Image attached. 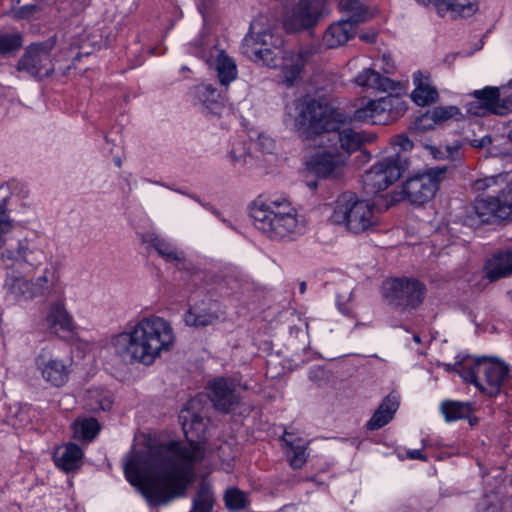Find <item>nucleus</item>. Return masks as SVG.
Returning <instances> with one entry per match:
<instances>
[{"label": "nucleus", "mask_w": 512, "mask_h": 512, "mask_svg": "<svg viewBox=\"0 0 512 512\" xmlns=\"http://www.w3.org/2000/svg\"><path fill=\"white\" fill-rule=\"evenodd\" d=\"M196 400L183 409L179 419L188 443L172 441L142 452H132L124 462L127 480L139 488L150 506H162L185 494L193 465L204 457L207 420L192 411Z\"/></svg>", "instance_id": "obj_1"}, {"label": "nucleus", "mask_w": 512, "mask_h": 512, "mask_svg": "<svg viewBox=\"0 0 512 512\" xmlns=\"http://www.w3.org/2000/svg\"><path fill=\"white\" fill-rule=\"evenodd\" d=\"M259 144L261 145L262 149L265 152H270L273 148V140L267 136L260 135L259 138Z\"/></svg>", "instance_id": "obj_51"}, {"label": "nucleus", "mask_w": 512, "mask_h": 512, "mask_svg": "<svg viewBox=\"0 0 512 512\" xmlns=\"http://www.w3.org/2000/svg\"><path fill=\"white\" fill-rule=\"evenodd\" d=\"M359 38L366 43H374L377 38V33L375 30H370L365 33H360Z\"/></svg>", "instance_id": "obj_53"}, {"label": "nucleus", "mask_w": 512, "mask_h": 512, "mask_svg": "<svg viewBox=\"0 0 512 512\" xmlns=\"http://www.w3.org/2000/svg\"><path fill=\"white\" fill-rule=\"evenodd\" d=\"M446 150L448 152V156L452 159L455 157L454 154H457L459 151L457 147H446Z\"/></svg>", "instance_id": "obj_59"}, {"label": "nucleus", "mask_w": 512, "mask_h": 512, "mask_svg": "<svg viewBox=\"0 0 512 512\" xmlns=\"http://www.w3.org/2000/svg\"><path fill=\"white\" fill-rule=\"evenodd\" d=\"M491 142H492V139L489 136H485L479 140H474L472 145L474 147H485L487 145H490Z\"/></svg>", "instance_id": "obj_56"}, {"label": "nucleus", "mask_w": 512, "mask_h": 512, "mask_svg": "<svg viewBox=\"0 0 512 512\" xmlns=\"http://www.w3.org/2000/svg\"><path fill=\"white\" fill-rule=\"evenodd\" d=\"M504 203H505V206L506 208L509 209V214H508V219H512V195H511V199L510 201L508 202V198L506 200H504Z\"/></svg>", "instance_id": "obj_58"}, {"label": "nucleus", "mask_w": 512, "mask_h": 512, "mask_svg": "<svg viewBox=\"0 0 512 512\" xmlns=\"http://www.w3.org/2000/svg\"><path fill=\"white\" fill-rule=\"evenodd\" d=\"M399 403L398 395L394 393L387 395L367 422V429L378 430L387 425L393 419L394 414L398 410Z\"/></svg>", "instance_id": "obj_23"}, {"label": "nucleus", "mask_w": 512, "mask_h": 512, "mask_svg": "<svg viewBox=\"0 0 512 512\" xmlns=\"http://www.w3.org/2000/svg\"><path fill=\"white\" fill-rule=\"evenodd\" d=\"M308 378L318 386H322L327 381V373L322 367L316 366L310 369Z\"/></svg>", "instance_id": "obj_47"}, {"label": "nucleus", "mask_w": 512, "mask_h": 512, "mask_svg": "<svg viewBox=\"0 0 512 512\" xmlns=\"http://www.w3.org/2000/svg\"><path fill=\"white\" fill-rule=\"evenodd\" d=\"M381 68L386 74H392L394 73L396 66L395 62L392 59V57L388 54H383L381 59Z\"/></svg>", "instance_id": "obj_49"}, {"label": "nucleus", "mask_w": 512, "mask_h": 512, "mask_svg": "<svg viewBox=\"0 0 512 512\" xmlns=\"http://www.w3.org/2000/svg\"><path fill=\"white\" fill-rule=\"evenodd\" d=\"M357 26L350 20H339L325 30L323 44L327 48H337L347 43L355 36Z\"/></svg>", "instance_id": "obj_21"}, {"label": "nucleus", "mask_w": 512, "mask_h": 512, "mask_svg": "<svg viewBox=\"0 0 512 512\" xmlns=\"http://www.w3.org/2000/svg\"><path fill=\"white\" fill-rule=\"evenodd\" d=\"M53 458L57 467L65 472H70L80 467L83 452L78 445L67 443L56 449Z\"/></svg>", "instance_id": "obj_28"}, {"label": "nucleus", "mask_w": 512, "mask_h": 512, "mask_svg": "<svg viewBox=\"0 0 512 512\" xmlns=\"http://www.w3.org/2000/svg\"><path fill=\"white\" fill-rule=\"evenodd\" d=\"M413 340H414L415 342L419 343V342H420V337H419V335L415 334V335L413 336Z\"/></svg>", "instance_id": "obj_62"}, {"label": "nucleus", "mask_w": 512, "mask_h": 512, "mask_svg": "<svg viewBox=\"0 0 512 512\" xmlns=\"http://www.w3.org/2000/svg\"><path fill=\"white\" fill-rule=\"evenodd\" d=\"M486 277L491 281L507 277L512 274V251L499 252L485 264Z\"/></svg>", "instance_id": "obj_29"}, {"label": "nucleus", "mask_w": 512, "mask_h": 512, "mask_svg": "<svg viewBox=\"0 0 512 512\" xmlns=\"http://www.w3.org/2000/svg\"><path fill=\"white\" fill-rule=\"evenodd\" d=\"M35 366L42 379L54 387H62L69 380L71 363L55 357L45 349L36 356Z\"/></svg>", "instance_id": "obj_18"}, {"label": "nucleus", "mask_w": 512, "mask_h": 512, "mask_svg": "<svg viewBox=\"0 0 512 512\" xmlns=\"http://www.w3.org/2000/svg\"><path fill=\"white\" fill-rule=\"evenodd\" d=\"M99 430L100 425L94 418L79 419L73 424L74 437L81 440H92Z\"/></svg>", "instance_id": "obj_39"}, {"label": "nucleus", "mask_w": 512, "mask_h": 512, "mask_svg": "<svg viewBox=\"0 0 512 512\" xmlns=\"http://www.w3.org/2000/svg\"><path fill=\"white\" fill-rule=\"evenodd\" d=\"M12 196L13 193L9 184L0 185V210H4L7 213V207Z\"/></svg>", "instance_id": "obj_48"}, {"label": "nucleus", "mask_w": 512, "mask_h": 512, "mask_svg": "<svg viewBox=\"0 0 512 512\" xmlns=\"http://www.w3.org/2000/svg\"><path fill=\"white\" fill-rule=\"evenodd\" d=\"M208 397L214 408L223 413H229L240 403L235 383L224 377H217L209 382Z\"/></svg>", "instance_id": "obj_19"}, {"label": "nucleus", "mask_w": 512, "mask_h": 512, "mask_svg": "<svg viewBox=\"0 0 512 512\" xmlns=\"http://www.w3.org/2000/svg\"><path fill=\"white\" fill-rule=\"evenodd\" d=\"M473 96L475 100L466 105L467 112L472 115H506L512 111V101L500 98V91L497 87L487 86L482 90H475Z\"/></svg>", "instance_id": "obj_17"}, {"label": "nucleus", "mask_w": 512, "mask_h": 512, "mask_svg": "<svg viewBox=\"0 0 512 512\" xmlns=\"http://www.w3.org/2000/svg\"><path fill=\"white\" fill-rule=\"evenodd\" d=\"M214 505V495L207 485H202L192 501L189 512H211Z\"/></svg>", "instance_id": "obj_41"}, {"label": "nucleus", "mask_w": 512, "mask_h": 512, "mask_svg": "<svg viewBox=\"0 0 512 512\" xmlns=\"http://www.w3.org/2000/svg\"><path fill=\"white\" fill-rule=\"evenodd\" d=\"M31 280L34 296L40 297L50 294L58 285L59 276L53 266L45 267L42 274Z\"/></svg>", "instance_id": "obj_32"}, {"label": "nucleus", "mask_w": 512, "mask_h": 512, "mask_svg": "<svg viewBox=\"0 0 512 512\" xmlns=\"http://www.w3.org/2000/svg\"><path fill=\"white\" fill-rule=\"evenodd\" d=\"M220 219H221V221H222L223 223L227 224L229 227H232V224H231L229 221H227V220H226V219H224V218H220Z\"/></svg>", "instance_id": "obj_63"}, {"label": "nucleus", "mask_w": 512, "mask_h": 512, "mask_svg": "<svg viewBox=\"0 0 512 512\" xmlns=\"http://www.w3.org/2000/svg\"><path fill=\"white\" fill-rule=\"evenodd\" d=\"M53 46L52 41L30 45L18 61L17 70L39 79L51 76L54 72L51 58Z\"/></svg>", "instance_id": "obj_16"}, {"label": "nucleus", "mask_w": 512, "mask_h": 512, "mask_svg": "<svg viewBox=\"0 0 512 512\" xmlns=\"http://www.w3.org/2000/svg\"><path fill=\"white\" fill-rule=\"evenodd\" d=\"M459 114V109L455 106L448 107H435L433 110L427 112L426 116L433 120L435 123L443 122L451 119Z\"/></svg>", "instance_id": "obj_44"}, {"label": "nucleus", "mask_w": 512, "mask_h": 512, "mask_svg": "<svg viewBox=\"0 0 512 512\" xmlns=\"http://www.w3.org/2000/svg\"><path fill=\"white\" fill-rule=\"evenodd\" d=\"M46 241L38 236L18 241L15 248L7 249L1 254L5 268H15L25 273H32L47 259Z\"/></svg>", "instance_id": "obj_8"}, {"label": "nucleus", "mask_w": 512, "mask_h": 512, "mask_svg": "<svg viewBox=\"0 0 512 512\" xmlns=\"http://www.w3.org/2000/svg\"><path fill=\"white\" fill-rule=\"evenodd\" d=\"M254 226L273 240H294L305 229V220L283 196L257 198L251 205Z\"/></svg>", "instance_id": "obj_5"}, {"label": "nucleus", "mask_w": 512, "mask_h": 512, "mask_svg": "<svg viewBox=\"0 0 512 512\" xmlns=\"http://www.w3.org/2000/svg\"><path fill=\"white\" fill-rule=\"evenodd\" d=\"M224 502L230 511L244 510L250 504L248 493L237 487H230L225 491Z\"/></svg>", "instance_id": "obj_38"}, {"label": "nucleus", "mask_w": 512, "mask_h": 512, "mask_svg": "<svg viewBox=\"0 0 512 512\" xmlns=\"http://www.w3.org/2000/svg\"><path fill=\"white\" fill-rule=\"evenodd\" d=\"M45 326L53 334H59L61 331L70 332L73 329L72 317L62 303L57 302L51 305L45 319Z\"/></svg>", "instance_id": "obj_30"}, {"label": "nucleus", "mask_w": 512, "mask_h": 512, "mask_svg": "<svg viewBox=\"0 0 512 512\" xmlns=\"http://www.w3.org/2000/svg\"><path fill=\"white\" fill-rule=\"evenodd\" d=\"M407 454V457L410 458V459H417V460H422V461H426L427 460V457L426 455H424L422 453L421 450L419 449H416V450H408L406 452Z\"/></svg>", "instance_id": "obj_55"}, {"label": "nucleus", "mask_w": 512, "mask_h": 512, "mask_svg": "<svg viewBox=\"0 0 512 512\" xmlns=\"http://www.w3.org/2000/svg\"><path fill=\"white\" fill-rule=\"evenodd\" d=\"M22 37L19 33H0V54L7 55L20 49Z\"/></svg>", "instance_id": "obj_43"}, {"label": "nucleus", "mask_w": 512, "mask_h": 512, "mask_svg": "<svg viewBox=\"0 0 512 512\" xmlns=\"http://www.w3.org/2000/svg\"><path fill=\"white\" fill-rule=\"evenodd\" d=\"M112 394L102 388H90L85 394V406L93 412L107 411L112 407Z\"/></svg>", "instance_id": "obj_33"}, {"label": "nucleus", "mask_w": 512, "mask_h": 512, "mask_svg": "<svg viewBox=\"0 0 512 512\" xmlns=\"http://www.w3.org/2000/svg\"><path fill=\"white\" fill-rule=\"evenodd\" d=\"M282 441L286 446L285 453L290 466L293 469L302 468L307 462L308 458V443L305 440L294 437L292 434L287 432L284 433Z\"/></svg>", "instance_id": "obj_27"}, {"label": "nucleus", "mask_w": 512, "mask_h": 512, "mask_svg": "<svg viewBox=\"0 0 512 512\" xmlns=\"http://www.w3.org/2000/svg\"><path fill=\"white\" fill-rule=\"evenodd\" d=\"M416 1L422 5L433 4L439 11H441V5H442L441 0H416Z\"/></svg>", "instance_id": "obj_57"}, {"label": "nucleus", "mask_w": 512, "mask_h": 512, "mask_svg": "<svg viewBox=\"0 0 512 512\" xmlns=\"http://www.w3.org/2000/svg\"><path fill=\"white\" fill-rule=\"evenodd\" d=\"M354 83L367 90L373 89L378 91H394L398 87V83L388 77L381 76L378 72L371 68L363 69L354 79Z\"/></svg>", "instance_id": "obj_25"}, {"label": "nucleus", "mask_w": 512, "mask_h": 512, "mask_svg": "<svg viewBox=\"0 0 512 512\" xmlns=\"http://www.w3.org/2000/svg\"><path fill=\"white\" fill-rule=\"evenodd\" d=\"M393 143L400 148V151H409L413 148V142L405 135L396 136Z\"/></svg>", "instance_id": "obj_50"}, {"label": "nucleus", "mask_w": 512, "mask_h": 512, "mask_svg": "<svg viewBox=\"0 0 512 512\" xmlns=\"http://www.w3.org/2000/svg\"><path fill=\"white\" fill-rule=\"evenodd\" d=\"M330 219L353 234L371 231L379 225L374 205L351 192L337 198Z\"/></svg>", "instance_id": "obj_7"}, {"label": "nucleus", "mask_w": 512, "mask_h": 512, "mask_svg": "<svg viewBox=\"0 0 512 512\" xmlns=\"http://www.w3.org/2000/svg\"><path fill=\"white\" fill-rule=\"evenodd\" d=\"M294 107V128L305 140L312 139L313 134L326 135V141L334 142L330 145H336L346 157L368 141L364 134L346 127L353 117L326 99L305 96L295 100Z\"/></svg>", "instance_id": "obj_2"}, {"label": "nucleus", "mask_w": 512, "mask_h": 512, "mask_svg": "<svg viewBox=\"0 0 512 512\" xmlns=\"http://www.w3.org/2000/svg\"><path fill=\"white\" fill-rule=\"evenodd\" d=\"M406 110L404 101L395 95H387L377 100H369L365 105L357 108L353 119L359 122L372 124L386 123L393 120Z\"/></svg>", "instance_id": "obj_12"}, {"label": "nucleus", "mask_w": 512, "mask_h": 512, "mask_svg": "<svg viewBox=\"0 0 512 512\" xmlns=\"http://www.w3.org/2000/svg\"><path fill=\"white\" fill-rule=\"evenodd\" d=\"M299 289H300V293H301V294H304V293H305V291H306V283H305V282H302V283L300 284Z\"/></svg>", "instance_id": "obj_61"}, {"label": "nucleus", "mask_w": 512, "mask_h": 512, "mask_svg": "<svg viewBox=\"0 0 512 512\" xmlns=\"http://www.w3.org/2000/svg\"><path fill=\"white\" fill-rule=\"evenodd\" d=\"M36 10L35 5H26L20 8L18 11V16L21 18H27L29 17L34 11Z\"/></svg>", "instance_id": "obj_54"}, {"label": "nucleus", "mask_w": 512, "mask_h": 512, "mask_svg": "<svg viewBox=\"0 0 512 512\" xmlns=\"http://www.w3.org/2000/svg\"><path fill=\"white\" fill-rule=\"evenodd\" d=\"M407 168V161L399 153L375 163L363 175L367 193H377L396 182Z\"/></svg>", "instance_id": "obj_11"}, {"label": "nucleus", "mask_w": 512, "mask_h": 512, "mask_svg": "<svg viewBox=\"0 0 512 512\" xmlns=\"http://www.w3.org/2000/svg\"><path fill=\"white\" fill-rule=\"evenodd\" d=\"M218 319V316L213 313L206 311L199 307H190L184 314L183 320L189 327L201 328L209 325H213Z\"/></svg>", "instance_id": "obj_35"}, {"label": "nucleus", "mask_w": 512, "mask_h": 512, "mask_svg": "<svg viewBox=\"0 0 512 512\" xmlns=\"http://www.w3.org/2000/svg\"><path fill=\"white\" fill-rule=\"evenodd\" d=\"M415 89L411 94L412 100L419 106H426L438 98V92L430 83V75L421 71L413 73Z\"/></svg>", "instance_id": "obj_24"}, {"label": "nucleus", "mask_w": 512, "mask_h": 512, "mask_svg": "<svg viewBox=\"0 0 512 512\" xmlns=\"http://www.w3.org/2000/svg\"><path fill=\"white\" fill-rule=\"evenodd\" d=\"M228 158L234 166L241 167L251 164L253 160L249 147L243 140H238L232 144L231 150L228 153Z\"/></svg>", "instance_id": "obj_40"}, {"label": "nucleus", "mask_w": 512, "mask_h": 512, "mask_svg": "<svg viewBox=\"0 0 512 512\" xmlns=\"http://www.w3.org/2000/svg\"><path fill=\"white\" fill-rule=\"evenodd\" d=\"M7 274L4 282L6 298L11 301L30 300L35 298L31 287V280L25 273L18 269L6 268Z\"/></svg>", "instance_id": "obj_20"}, {"label": "nucleus", "mask_w": 512, "mask_h": 512, "mask_svg": "<svg viewBox=\"0 0 512 512\" xmlns=\"http://www.w3.org/2000/svg\"><path fill=\"white\" fill-rule=\"evenodd\" d=\"M318 149L306 159V168L318 178H339L343 174L346 156L336 145L326 144V135L313 134Z\"/></svg>", "instance_id": "obj_9"}, {"label": "nucleus", "mask_w": 512, "mask_h": 512, "mask_svg": "<svg viewBox=\"0 0 512 512\" xmlns=\"http://www.w3.org/2000/svg\"><path fill=\"white\" fill-rule=\"evenodd\" d=\"M170 322L157 315L138 319L134 324L113 335L109 346L124 363L152 364L162 351H169L175 343Z\"/></svg>", "instance_id": "obj_3"}, {"label": "nucleus", "mask_w": 512, "mask_h": 512, "mask_svg": "<svg viewBox=\"0 0 512 512\" xmlns=\"http://www.w3.org/2000/svg\"><path fill=\"white\" fill-rule=\"evenodd\" d=\"M477 512H501L502 507L498 496L494 493L484 495L476 508Z\"/></svg>", "instance_id": "obj_45"}, {"label": "nucleus", "mask_w": 512, "mask_h": 512, "mask_svg": "<svg viewBox=\"0 0 512 512\" xmlns=\"http://www.w3.org/2000/svg\"><path fill=\"white\" fill-rule=\"evenodd\" d=\"M213 2L214 0H199L198 2V9L200 11V13L203 15V17L205 18L208 10L211 8V6L213 5Z\"/></svg>", "instance_id": "obj_52"}, {"label": "nucleus", "mask_w": 512, "mask_h": 512, "mask_svg": "<svg viewBox=\"0 0 512 512\" xmlns=\"http://www.w3.org/2000/svg\"><path fill=\"white\" fill-rule=\"evenodd\" d=\"M460 361V359L458 361H456L454 364H445L444 367L446 369V371L450 372V371H454L458 374L457 372V368H456V364Z\"/></svg>", "instance_id": "obj_60"}, {"label": "nucleus", "mask_w": 512, "mask_h": 512, "mask_svg": "<svg viewBox=\"0 0 512 512\" xmlns=\"http://www.w3.org/2000/svg\"><path fill=\"white\" fill-rule=\"evenodd\" d=\"M340 8L351 15L346 19L352 21L356 26L366 20L367 9L360 0H341Z\"/></svg>", "instance_id": "obj_42"}, {"label": "nucleus", "mask_w": 512, "mask_h": 512, "mask_svg": "<svg viewBox=\"0 0 512 512\" xmlns=\"http://www.w3.org/2000/svg\"><path fill=\"white\" fill-rule=\"evenodd\" d=\"M441 412L447 422L465 419L471 413V406L467 402L446 400L441 404Z\"/></svg>", "instance_id": "obj_37"}, {"label": "nucleus", "mask_w": 512, "mask_h": 512, "mask_svg": "<svg viewBox=\"0 0 512 512\" xmlns=\"http://www.w3.org/2000/svg\"><path fill=\"white\" fill-rule=\"evenodd\" d=\"M424 285L415 279H392L383 285V294L390 305L416 308L424 299Z\"/></svg>", "instance_id": "obj_13"}, {"label": "nucleus", "mask_w": 512, "mask_h": 512, "mask_svg": "<svg viewBox=\"0 0 512 512\" xmlns=\"http://www.w3.org/2000/svg\"><path fill=\"white\" fill-rule=\"evenodd\" d=\"M191 93L195 100L212 115H219L223 110L221 96L213 84L201 83L194 86Z\"/></svg>", "instance_id": "obj_22"}, {"label": "nucleus", "mask_w": 512, "mask_h": 512, "mask_svg": "<svg viewBox=\"0 0 512 512\" xmlns=\"http://www.w3.org/2000/svg\"><path fill=\"white\" fill-rule=\"evenodd\" d=\"M215 71L221 85L227 86L237 77V66L235 61L225 54L224 51H218L215 61Z\"/></svg>", "instance_id": "obj_34"}, {"label": "nucleus", "mask_w": 512, "mask_h": 512, "mask_svg": "<svg viewBox=\"0 0 512 512\" xmlns=\"http://www.w3.org/2000/svg\"><path fill=\"white\" fill-rule=\"evenodd\" d=\"M329 0H300L284 18V27L288 32H299L317 25L328 13Z\"/></svg>", "instance_id": "obj_14"}, {"label": "nucleus", "mask_w": 512, "mask_h": 512, "mask_svg": "<svg viewBox=\"0 0 512 512\" xmlns=\"http://www.w3.org/2000/svg\"><path fill=\"white\" fill-rule=\"evenodd\" d=\"M507 137L512 142V128L509 130Z\"/></svg>", "instance_id": "obj_64"}, {"label": "nucleus", "mask_w": 512, "mask_h": 512, "mask_svg": "<svg viewBox=\"0 0 512 512\" xmlns=\"http://www.w3.org/2000/svg\"><path fill=\"white\" fill-rule=\"evenodd\" d=\"M507 173L478 179L474 183V189L478 192L491 190L493 196H499L506 200L512 194V181L508 180Z\"/></svg>", "instance_id": "obj_26"}, {"label": "nucleus", "mask_w": 512, "mask_h": 512, "mask_svg": "<svg viewBox=\"0 0 512 512\" xmlns=\"http://www.w3.org/2000/svg\"><path fill=\"white\" fill-rule=\"evenodd\" d=\"M283 43L281 36L263 29L259 21H253L248 34L243 39L242 51L250 59L262 62L268 67L280 66L282 81L287 86H293L301 80L312 51L308 48L283 50Z\"/></svg>", "instance_id": "obj_4"}, {"label": "nucleus", "mask_w": 512, "mask_h": 512, "mask_svg": "<svg viewBox=\"0 0 512 512\" xmlns=\"http://www.w3.org/2000/svg\"><path fill=\"white\" fill-rule=\"evenodd\" d=\"M458 375L489 397L499 395L509 379L510 367L498 358L465 355L456 364Z\"/></svg>", "instance_id": "obj_6"}, {"label": "nucleus", "mask_w": 512, "mask_h": 512, "mask_svg": "<svg viewBox=\"0 0 512 512\" xmlns=\"http://www.w3.org/2000/svg\"><path fill=\"white\" fill-rule=\"evenodd\" d=\"M441 11H450L453 17H470L479 8L477 0H441Z\"/></svg>", "instance_id": "obj_36"}, {"label": "nucleus", "mask_w": 512, "mask_h": 512, "mask_svg": "<svg viewBox=\"0 0 512 512\" xmlns=\"http://www.w3.org/2000/svg\"><path fill=\"white\" fill-rule=\"evenodd\" d=\"M142 241L144 244H147L148 247H153L157 253L166 261H185V254L182 251H179L171 243L163 238H160L154 233H148L144 235L142 237Z\"/></svg>", "instance_id": "obj_31"}, {"label": "nucleus", "mask_w": 512, "mask_h": 512, "mask_svg": "<svg viewBox=\"0 0 512 512\" xmlns=\"http://www.w3.org/2000/svg\"><path fill=\"white\" fill-rule=\"evenodd\" d=\"M13 222L10 219L8 213L4 210H0V249L6 243V236L12 230Z\"/></svg>", "instance_id": "obj_46"}, {"label": "nucleus", "mask_w": 512, "mask_h": 512, "mask_svg": "<svg viewBox=\"0 0 512 512\" xmlns=\"http://www.w3.org/2000/svg\"><path fill=\"white\" fill-rule=\"evenodd\" d=\"M509 209L506 208L504 199L499 196H479L474 204L467 210L463 223L471 228H478L488 224L494 219H508Z\"/></svg>", "instance_id": "obj_15"}, {"label": "nucleus", "mask_w": 512, "mask_h": 512, "mask_svg": "<svg viewBox=\"0 0 512 512\" xmlns=\"http://www.w3.org/2000/svg\"><path fill=\"white\" fill-rule=\"evenodd\" d=\"M446 171L444 166L434 167L408 178L402 184L401 199L416 206L426 204L434 198Z\"/></svg>", "instance_id": "obj_10"}]
</instances>
